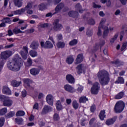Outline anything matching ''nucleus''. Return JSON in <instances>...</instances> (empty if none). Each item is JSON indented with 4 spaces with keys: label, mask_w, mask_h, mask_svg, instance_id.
Segmentation results:
<instances>
[{
    "label": "nucleus",
    "mask_w": 127,
    "mask_h": 127,
    "mask_svg": "<svg viewBox=\"0 0 127 127\" xmlns=\"http://www.w3.org/2000/svg\"><path fill=\"white\" fill-rule=\"evenodd\" d=\"M97 77L102 86L108 85L111 80L110 74L105 70H99L97 74Z\"/></svg>",
    "instance_id": "nucleus-1"
},
{
    "label": "nucleus",
    "mask_w": 127,
    "mask_h": 127,
    "mask_svg": "<svg viewBox=\"0 0 127 127\" xmlns=\"http://www.w3.org/2000/svg\"><path fill=\"white\" fill-rule=\"evenodd\" d=\"M33 5V3L32 2H28L24 8L13 11V13H14L15 15H20L22 14V13H24L25 11H26V13L31 15V14H33V10L31 9Z\"/></svg>",
    "instance_id": "nucleus-2"
},
{
    "label": "nucleus",
    "mask_w": 127,
    "mask_h": 127,
    "mask_svg": "<svg viewBox=\"0 0 127 127\" xmlns=\"http://www.w3.org/2000/svg\"><path fill=\"white\" fill-rule=\"evenodd\" d=\"M7 66L9 70L14 71V72H17V71L20 70V67L22 66V63L18 62V61L15 59L11 62H8Z\"/></svg>",
    "instance_id": "nucleus-3"
},
{
    "label": "nucleus",
    "mask_w": 127,
    "mask_h": 127,
    "mask_svg": "<svg viewBox=\"0 0 127 127\" xmlns=\"http://www.w3.org/2000/svg\"><path fill=\"white\" fill-rule=\"evenodd\" d=\"M126 108V104L124 101H119L118 102L114 107V111L117 114L122 113L125 110Z\"/></svg>",
    "instance_id": "nucleus-4"
},
{
    "label": "nucleus",
    "mask_w": 127,
    "mask_h": 127,
    "mask_svg": "<svg viewBox=\"0 0 127 127\" xmlns=\"http://www.w3.org/2000/svg\"><path fill=\"white\" fill-rule=\"evenodd\" d=\"M24 86L26 89H30V90H33L35 86V83L29 78H24L23 79Z\"/></svg>",
    "instance_id": "nucleus-5"
},
{
    "label": "nucleus",
    "mask_w": 127,
    "mask_h": 127,
    "mask_svg": "<svg viewBox=\"0 0 127 127\" xmlns=\"http://www.w3.org/2000/svg\"><path fill=\"white\" fill-rule=\"evenodd\" d=\"M12 53L10 51H5L1 52L0 55L1 60H4V61H5L6 59L10 57Z\"/></svg>",
    "instance_id": "nucleus-6"
},
{
    "label": "nucleus",
    "mask_w": 127,
    "mask_h": 127,
    "mask_svg": "<svg viewBox=\"0 0 127 127\" xmlns=\"http://www.w3.org/2000/svg\"><path fill=\"white\" fill-rule=\"evenodd\" d=\"M63 28V26L60 23H59V20L57 19L55 20L53 23V29L55 31H59Z\"/></svg>",
    "instance_id": "nucleus-7"
},
{
    "label": "nucleus",
    "mask_w": 127,
    "mask_h": 127,
    "mask_svg": "<svg viewBox=\"0 0 127 127\" xmlns=\"http://www.w3.org/2000/svg\"><path fill=\"white\" fill-rule=\"evenodd\" d=\"M99 90H100V84L98 82H95L91 89V92L92 94L97 95L99 93Z\"/></svg>",
    "instance_id": "nucleus-8"
},
{
    "label": "nucleus",
    "mask_w": 127,
    "mask_h": 127,
    "mask_svg": "<svg viewBox=\"0 0 127 127\" xmlns=\"http://www.w3.org/2000/svg\"><path fill=\"white\" fill-rule=\"evenodd\" d=\"M13 104V101L10 97H5L3 101V105L4 107H11Z\"/></svg>",
    "instance_id": "nucleus-9"
},
{
    "label": "nucleus",
    "mask_w": 127,
    "mask_h": 127,
    "mask_svg": "<svg viewBox=\"0 0 127 127\" xmlns=\"http://www.w3.org/2000/svg\"><path fill=\"white\" fill-rule=\"evenodd\" d=\"M23 50L20 52V54L22 56L23 59L26 60L27 59V54H28V48L26 46L23 47Z\"/></svg>",
    "instance_id": "nucleus-10"
},
{
    "label": "nucleus",
    "mask_w": 127,
    "mask_h": 127,
    "mask_svg": "<svg viewBox=\"0 0 127 127\" xmlns=\"http://www.w3.org/2000/svg\"><path fill=\"white\" fill-rule=\"evenodd\" d=\"M46 101L49 105L53 106V103H54V97L52 94H48L46 97Z\"/></svg>",
    "instance_id": "nucleus-11"
},
{
    "label": "nucleus",
    "mask_w": 127,
    "mask_h": 127,
    "mask_svg": "<svg viewBox=\"0 0 127 127\" xmlns=\"http://www.w3.org/2000/svg\"><path fill=\"white\" fill-rule=\"evenodd\" d=\"M40 72L39 68L33 67L30 69V73L32 76H37Z\"/></svg>",
    "instance_id": "nucleus-12"
},
{
    "label": "nucleus",
    "mask_w": 127,
    "mask_h": 127,
    "mask_svg": "<svg viewBox=\"0 0 127 127\" xmlns=\"http://www.w3.org/2000/svg\"><path fill=\"white\" fill-rule=\"evenodd\" d=\"M64 89L66 92L69 93H74L75 92V89L74 87L69 84H66L64 86Z\"/></svg>",
    "instance_id": "nucleus-13"
},
{
    "label": "nucleus",
    "mask_w": 127,
    "mask_h": 127,
    "mask_svg": "<svg viewBox=\"0 0 127 127\" xmlns=\"http://www.w3.org/2000/svg\"><path fill=\"white\" fill-rule=\"evenodd\" d=\"M106 43V42L105 41V40H100L99 44H96L95 46L94 47V51H97L98 49H99V47H103L104 45H105Z\"/></svg>",
    "instance_id": "nucleus-14"
},
{
    "label": "nucleus",
    "mask_w": 127,
    "mask_h": 127,
    "mask_svg": "<svg viewBox=\"0 0 127 127\" xmlns=\"http://www.w3.org/2000/svg\"><path fill=\"white\" fill-rule=\"evenodd\" d=\"M30 47L34 50H37V49H38V47H39V43L37 41H33L31 43Z\"/></svg>",
    "instance_id": "nucleus-15"
},
{
    "label": "nucleus",
    "mask_w": 127,
    "mask_h": 127,
    "mask_svg": "<svg viewBox=\"0 0 127 127\" xmlns=\"http://www.w3.org/2000/svg\"><path fill=\"white\" fill-rule=\"evenodd\" d=\"M64 3H61L57 5V6L55 8V12L54 13V14H55V13H58V12H60V10L62 9L63 8H64Z\"/></svg>",
    "instance_id": "nucleus-16"
},
{
    "label": "nucleus",
    "mask_w": 127,
    "mask_h": 127,
    "mask_svg": "<svg viewBox=\"0 0 127 127\" xmlns=\"http://www.w3.org/2000/svg\"><path fill=\"white\" fill-rule=\"evenodd\" d=\"M66 79L70 84H74L75 83V78L71 74H68L66 76Z\"/></svg>",
    "instance_id": "nucleus-17"
},
{
    "label": "nucleus",
    "mask_w": 127,
    "mask_h": 127,
    "mask_svg": "<svg viewBox=\"0 0 127 127\" xmlns=\"http://www.w3.org/2000/svg\"><path fill=\"white\" fill-rule=\"evenodd\" d=\"M51 110H52L51 107L48 105H45L44 106L42 110V115H45V114H47V113H49V112L51 111Z\"/></svg>",
    "instance_id": "nucleus-18"
},
{
    "label": "nucleus",
    "mask_w": 127,
    "mask_h": 127,
    "mask_svg": "<svg viewBox=\"0 0 127 127\" xmlns=\"http://www.w3.org/2000/svg\"><path fill=\"white\" fill-rule=\"evenodd\" d=\"M2 92L3 94H5V95H11V90L6 86H3Z\"/></svg>",
    "instance_id": "nucleus-19"
},
{
    "label": "nucleus",
    "mask_w": 127,
    "mask_h": 127,
    "mask_svg": "<svg viewBox=\"0 0 127 127\" xmlns=\"http://www.w3.org/2000/svg\"><path fill=\"white\" fill-rule=\"evenodd\" d=\"M84 60V56L83 54H79L77 56L76 59V63L75 64H79L82 62Z\"/></svg>",
    "instance_id": "nucleus-20"
},
{
    "label": "nucleus",
    "mask_w": 127,
    "mask_h": 127,
    "mask_svg": "<svg viewBox=\"0 0 127 127\" xmlns=\"http://www.w3.org/2000/svg\"><path fill=\"white\" fill-rule=\"evenodd\" d=\"M14 4L17 7H21L23 2L21 0H13Z\"/></svg>",
    "instance_id": "nucleus-21"
},
{
    "label": "nucleus",
    "mask_w": 127,
    "mask_h": 127,
    "mask_svg": "<svg viewBox=\"0 0 127 127\" xmlns=\"http://www.w3.org/2000/svg\"><path fill=\"white\" fill-rule=\"evenodd\" d=\"M68 15L70 17H78L79 14L77 11H70L68 12Z\"/></svg>",
    "instance_id": "nucleus-22"
},
{
    "label": "nucleus",
    "mask_w": 127,
    "mask_h": 127,
    "mask_svg": "<svg viewBox=\"0 0 127 127\" xmlns=\"http://www.w3.org/2000/svg\"><path fill=\"white\" fill-rule=\"evenodd\" d=\"M56 107L58 111H61V110L63 109V106H62V104H61L60 100L57 101L56 103Z\"/></svg>",
    "instance_id": "nucleus-23"
},
{
    "label": "nucleus",
    "mask_w": 127,
    "mask_h": 127,
    "mask_svg": "<svg viewBox=\"0 0 127 127\" xmlns=\"http://www.w3.org/2000/svg\"><path fill=\"white\" fill-rule=\"evenodd\" d=\"M45 48H48L49 49L53 48V44L49 41H47L45 43Z\"/></svg>",
    "instance_id": "nucleus-24"
},
{
    "label": "nucleus",
    "mask_w": 127,
    "mask_h": 127,
    "mask_svg": "<svg viewBox=\"0 0 127 127\" xmlns=\"http://www.w3.org/2000/svg\"><path fill=\"white\" fill-rule=\"evenodd\" d=\"M116 118H112L110 119H108L106 121V124L107 126H111V125H113L116 122Z\"/></svg>",
    "instance_id": "nucleus-25"
},
{
    "label": "nucleus",
    "mask_w": 127,
    "mask_h": 127,
    "mask_svg": "<svg viewBox=\"0 0 127 127\" xmlns=\"http://www.w3.org/2000/svg\"><path fill=\"white\" fill-rule=\"evenodd\" d=\"M66 62L67 64H72V63L74 62V58H73V56H69V57H67L66 59Z\"/></svg>",
    "instance_id": "nucleus-26"
},
{
    "label": "nucleus",
    "mask_w": 127,
    "mask_h": 127,
    "mask_svg": "<svg viewBox=\"0 0 127 127\" xmlns=\"http://www.w3.org/2000/svg\"><path fill=\"white\" fill-rule=\"evenodd\" d=\"M83 67H84V66L83 65V64H79L77 67H76L77 69V74L79 75L80 74H81L82 73V71H83Z\"/></svg>",
    "instance_id": "nucleus-27"
},
{
    "label": "nucleus",
    "mask_w": 127,
    "mask_h": 127,
    "mask_svg": "<svg viewBox=\"0 0 127 127\" xmlns=\"http://www.w3.org/2000/svg\"><path fill=\"white\" fill-rule=\"evenodd\" d=\"M57 47H58V48H64V47H65V43L64 42H62V41H59L58 42L57 44Z\"/></svg>",
    "instance_id": "nucleus-28"
},
{
    "label": "nucleus",
    "mask_w": 127,
    "mask_h": 127,
    "mask_svg": "<svg viewBox=\"0 0 127 127\" xmlns=\"http://www.w3.org/2000/svg\"><path fill=\"white\" fill-rule=\"evenodd\" d=\"M105 114L106 112H105V110H102L100 112L99 117L101 121H104V119L105 118H106V115H105Z\"/></svg>",
    "instance_id": "nucleus-29"
},
{
    "label": "nucleus",
    "mask_w": 127,
    "mask_h": 127,
    "mask_svg": "<svg viewBox=\"0 0 127 127\" xmlns=\"http://www.w3.org/2000/svg\"><path fill=\"white\" fill-rule=\"evenodd\" d=\"M47 8V4L46 3H42L39 5V10H44Z\"/></svg>",
    "instance_id": "nucleus-30"
},
{
    "label": "nucleus",
    "mask_w": 127,
    "mask_h": 127,
    "mask_svg": "<svg viewBox=\"0 0 127 127\" xmlns=\"http://www.w3.org/2000/svg\"><path fill=\"white\" fill-rule=\"evenodd\" d=\"M20 84H21V81H16V80L11 81V85L13 87H18Z\"/></svg>",
    "instance_id": "nucleus-31"
},
{
    "label": "nucleus",
    "mask_w": 127,
    "mask_h": 127,
    "mask_svg": "<svg viewBox=\"0 0 127 127\" xmlns=\"http://www.w3.org/2000/svg\"><path fill=\"white\" fill-rule=\"evenodd\" d=\"M32 60L31 58H28L27 60V62L25 64L26 66L27 67H30V66L32 65Z\"/></svg>",
    "instance_id": "nucleus-32"
},
{
    "label": "nucleus",
    "mask_w": 127,
    "mask_h": 127,
    "mask_svg": "<svg viewBox=\"0 0 127 127\" xmlns=\"http://www.w3.org/2000/svg\"><path fill=\"white\" fill-rule=\"evenodd\" d=\"M13 32L14 33V34H18L19 33H24V32L20 30V29H18L17 27H15L13 30Z\"/></svg>",
    "instance_id": "nucleus-33"
},
{
    "label": "nucleus",
    "mask_w": 127,
    "mask_h": 127,
    "mask_svg": "<svg viewBox=\"0 0 127 127\" xmlns=\"http://www.w3.org/2000/svg\"><path fill=\"white\" fill-rule=\"evenodd\" d=\"M123 97H124V92H121L115 96V99L116 100H120V99H122Z\"/></svg>",
    "instance_id": "nucleus-34"
},
{
    "label": "nucleus",
    "mask_w": 127,
    "mask_h": 127,
    "mask_svg": "<svg viewBox=\"0 0 127 127\" xmlns=\"http://www.w3.org/2000/svg\"><path fill=\"white\" fill-rule=\"evenodd\" d=\"M76 9H77V10H79L80 13H82V12H83V9H82V6H81V4L80 3H77L75 5V6Z\"/></svg>",
    "instance_id": "nucleus-35"
},
{
    "label": "nucleus",
    "mask_w": 127,
    "mask_h": 127,
    "mask_svg": "<svg viewBox=\"0 0 127 127\" xmlns=\"http://www.w3.org/2000/svg\"><path fill=\"white\" fill-rule=\"evenodd\" d=\"M115 83L117 84H125V79L122 77H119Z\"/></svg>",
    "instance_id": "nucleus-36"
},
{
    "label": "nucleus",
    "mask_w": 127,
    "mask_h": 127,
    "mask_svg": "<svg viewBox=\"0 0 127 127\" xmlns=\"http://www.w3.org/2000/svg\"><path fill=\"white\" fill-rule=\"evenodd\" d=\"M48 23H44L42 24V23H40L38 25V28L39 29L40 28H46V27H48Z\"/></svg>",
    "instance_id": "nucleus-37"
},
{
    "label": "nucleus",
    "mask_w": 127,
    "mask_h": 127,
    "mask_svg": "<svg viewBox=\"0 0 127 127\" xmlns=\"http://www.w3.org/2000/svg\"><path fill=\"white\" fill-rule=\"evenodd\" d=\"M108 34H109V28L108 27H106L104 29V31L103 34V37L105 38L106 36H108Z\"/></svg>",
    "instance_id": "nucleus-38"
},
{
    "label": "nucleus",
    "mask_w": 127,
    "mask_h": 127,
    "mask_svg": "<svg viewBox=\"0 0 127 127\" xmlns=\"http://www.w3.org/2000/svg\"><path fill=\"white\" fill-rule=\"evenodd\" d=\"M29 55L31 57H36L37 56V52L31 50L29 51Z\"/></svg>",
    "instance_id": "nucleus-39"
},
{
    "label": "nucleus",
    "mask_w": 127,
    "mask_h": 127,
    "mask_svg": "<svg viewBox=\"0 0 127 127\" xmlns=\"http://www.w3.org/2000/svg\"><path fill=\"white\" fill-rule=\"evenodd\" d=\"M119 36V33H116L114 36L110 40V43H111V44H113V43H115V41L117 40V39L118 38V37Z\"/></svg>",
    "instance_id": "nucleus-40"
},
{
    "label": "nucleus",
    "mask_w": 127,
    "mask_h": 127,
    "mask_svg": "<svg viewBox=\"0 0 127 127\" xmlns=\"http://www.w3.org/2000/svg\"><path fill=\"white\" fill-rule=\"evenodd\" d=\"M15 122L17 125H22V123H23V119L21 118H16Z\"/></svg>",
    "instance_id": "nucleus-41"
},
{
    "label": "nucleus",
    "mask_w": 127,
    "mask_h": 127,
    "mask_svg": "<svg viewBox=\"0 0 127 127\" xmlns=\"http://www.w3.org/2000/svg\"><path fill=\"white\" fill-rule=\"evenodd\" d=\"M24 115H25V113L23 111H19L16 114V117H23Z\"/></svg>",
    "instance_id": "nucleus-42"
},
{
    "label": "nucleus",
    "mask_w": 127,
    "mask_h": 127,
    "mask_svg": "<svg viewBox=\"0 0 127 127\" xmlns=\"http://www.w3.org/2000/svg\"><path fill=\"white\" fill-rule=\"evenodd\" d=\"M6 113H7V109H6V108H3L0 110V116L5 115Z\"/></svg>",
    "instance_id": "nucleus-43"
},
{
    "label": "nucleus",
    "mask_w": 127,
    "mask_h": 127,
    "mask_svg": "<svg viewBox=\"0 0 127 127\" xmlns=\"http://www.w3.org/2000/svg\"><path fill=\"white\" fill-rule=\"evenodd\" d=\"M88 98H86L85 96L81 97L79 98V103H86L88 101Z\"/></svg>",
    "instance_id": "nucleus-44"
},
{
    "label": "nucleus",
    "mask_w": 127,
    "mask_h": 127,
    "mask_svg": "<svg viewBox=\"0 0 127 127\" xmlns=\"http://www.w3.org/2000/svg\"><path fill=\"white\" fill-rule=\"evenodd\" d=\"M77 43H78V40L73 39L69 42V44L70 46H74V45H76Z\"/></svg>",
    "instance_id": "nucleus-45"
},
{
    "label": "nucleus",
    "mask_w": 127,
    "mask_h": 127,
    "mask_svg": "<svg viewBox=\"0 0 127 127\" xmlns=\"http://www.w3.org/2000/svg\"><path fill=\"white\" fill-rule=\"evenodd\" d=\"M72 106L75 110H77L79 107V104L76 101H74L72 102Z\"/></svg>",
    "instance_id": "nucleus-46"
},
{
    "label": "nucleus",
    "mask_w": 127,
    "mask_h": 127,
    "mask_svg": "<svg viewBox=\"0 0 127 127\" xmlns=\"http://www.w3.org/2000/svg\"><path fill=\"white\" fill-rule=\"evenodd\" d=\"M15 115V113L13 111H11L7 114V119H9V118H12Z\"/></svg>",
    "instance_id": "nucleus-47"
},
{
    "label": "nucleus",
    "mask_w": 127,
    "mask_h": 127,
    "mask_svg": "<svg viewBox=\"0 0 127 127\" xmlns=\"http://www.w3.org/2000/svg\"><path fill=\"white\" fill-rule=\"evenodd\" d=\"M2 22H4L5 23H10V19L8 17L4 18L2 20H1Z\"/></svg>",
    "instance_id": "nucleus-48"
},
{
    "label": "nucleus",
    "mask_w": 127,
    "mask_h": 127,
    "mask_svg": "<svg viewBox=\"0 0 127 127\" xmlns=\"http://www.w3.org/2000/svg\"><path fill=\"white\" fill-rule=\"evenodd\" d=\"M88 23L90 25H95L96 24V21H95V19L91 18L88 20Z\"/></svg>",
    "instance_id": "nucleus-49"
},
{
    "label": "nucleus",
    "mask_w": 127,
    "mask_h": 127,
    "mask_svg": "<svg viewBox=\"0 0 127 127\" xmlns=\"http://www.w3.org/2000/svg\"><path fill=\"white\" fill-rule=\"evenodd\" d=\"M4 63H5V61H4V60H0V72H1V70H2V68H3V65H4Z\"/></svg>",
    "instance_id": "nucleus-50"
},
{
    "label": "nucleus",
    "mask_w": 127,
    "mask_h": 127,
    "mask_svg": "<svg viewBox=\"0 0 127 127\" xmlns=\"http://www.w3.org/2000/svg\"><path fill=\"white\" fill-rule=\"evenodd\" d=\"M106 22V19L103 18L101 19L99 26L100 27H101V28H103V25Z\"/></svg>",
    "instance_id": "nucleus-51"
},
{
    "label": "nucleus",
    "mask_w": 127,
    "mask_h": 127,
    "mask_svg": "<svg viewBox=\"0 0 127 127\" xmlns=\"http://www.w3.org/2000/svg\"><path fill=\"white\" fill-rule=\"evenodd\" d=\"M4 125V118H1L0 119V127H2Z\"/></svg>",
    "instance_id": "nucleus-52"
},
{
    "label": "nucleus",
    "mask_w": 127,
    "mask_h": 127,
    "mask_svg": "<svg viewBox=\"0 0 127 127\" xmlns=\"http://www.w3.org/2000/svg\"><path fill=\"white\" fill-rule=\"evenodd\" d=\"M60 119V117H59V115L57 113H55L54 115V121H58Z\"/></svg>",
    "instance_id": "nucleus-53"
},
{
    "label": "nucleus",
    "mask_w": 127,
    "mask_h": 127,
    "mask_svg": "<svg viewBox=\"0 0 127 127\" xmlns=\"http://www.w3.org/2000/svg\"><path fill=\"white\" fill-rule=\"evenodd\" d=\"M114 64H115V65H116V66H121V65H122V63L120 62V60H117L116 61H115L114 62Z\"/></svg>",
    "instance_id": "nucleus-54"
},
{
    "label": "nucleus",
    "mask_w": 127,
    "mask_h": 127,
    "mask_svg": "<svg viewBox=\"0 0 127 127\" xmlns=\"http://www.w3.org/2000/svg\"><path fill=\"white\" fill-rule=\"evenodd\" d=\"M57 40H62L63 39V36L61 34H58L57 36Z\"/></svg>",
    "instance_id": "nucleus-55"
},
{
    "label": "nucleus",
    "mask_w": 127,
    "mask_h": 127,
    "mask_svg": "<svg viewBox=\"0 0 127 127\" xmlns=\"http://www.w3.org/2000/svg\"><path fill=\"white\" fill-rule=\"evenodd\" d=\"M102 27H100V26L98 27V30L97 32V35L98 36H101L102 35Z\"/></svg>",
    "instance_id": "nucleus-56"
},
{
    "label": "nucleus",
    "mask_w": 127,
    "mask_h": 127,
    "mask_svg": "<svg viewBox=\"0 0 127 127\" xmlns=\"http://www.w3.org/2000/svg\"><path fill=\"white\" fill-rule=\"evenodd\" d=\"M127 43L124 42L122 46L121 51H124V50H125V48H127Z\"/></svg>",
    "instance_id": "nucleus-57"
},
{
    "label": "nucleus",
    "mask_w": 127,
    "mask_h": 127,
    "mask_svg": "<svg viewBox=\"0 0 127 127\" xmlns=\"http://www.w3.org/2000/svg\"><path fill=\"white\" fill-rule=\"evenodd\" d=\"M33 111H34L35 110H38V109H39V105H38V103L35 104L33 107Z\"/></svg>",
    "instance_id": "nucleus-58"
},
{
    "label": "nucleus",
    "mask_w": 127,
    "mask_h": 127,
    "mask_svg": "<svg viewBox=\"0 0 127 127\" xmlns=\"http://www.w3.org/2000/svg\"><path fill=\"white\" fill-rule=\"evenodd\" d=\"M83 86L80 85H78V88H77L78 92H79V93H81L82 92V91H83Z\"/></svg>",
    "instance_id": "nucleus-59"
},
{
    "label": "nucleus",
    "mask_w": 127,
    "mask_h": 127,
    "mask_svg": "<svg viewBox=\"0 0 127 127\" xmlns=\"http://www.w3.org/2000/svg\"><path fill=\"white\" fill-rule=\"evenodd\" d=\"M96 111V106L92 105L90 108V111L91 113H94Z\"/></svg>",
    "instance_id": "nucleus-60"
},
{
    "label": "nucleus",
    "mask_w": 127,
    "mask_h": 127,
    "mask_svg": "<svg viewBox=\"0 0 127 127\" xmlns=\"http://www.w3.org/2000/svg\"><path fill=\"white\" fill-rule=\"evenodd\" d=\"M93 7H94V8H100L101 7V5H98L97 4H96L95 3H93Z\"/></svg>",
    "instance_id": "nucleus-61"
},
{
    "label": "nucleus",
    "mask_w": 127,
    "mask_h": 127,
    "mask_svg": "<svg viewBox=\"0 0 127 127\" xmlns=\"http://www.w3.org/2000/svg\"><path fill=\"white\" fill-rule=\"evenodd\" d=\"M22 97H23V98L26 97V90H24L22 91Z\"/></svg>",
    "instance_id": "nucleus-62"
},
{
    "label": "nucleus",
    "mask_w": 127,
    "mask_h": 127,
    "mask_svg": "<svg viewBox=\"0 0 127 127\" xmlns=\"http://www.w3.org/2000/svg\"><path fill=\"white\" fill-rule=\"evenodd\" d=\"M125 35V32L124 31H122L121 33H120V35H121V37H120V41H122V40H123V38H124V35Z\"/></svg>",
    "instance_id": "nucleus-63"
},
{
    "label": "nucleus",
    "mask_w": 127,
    "mask_h": 127,
    "mask_svg": "<svg viewBox=\"0 0 127 127\" xmlns=\"http://www.w3.org/2000/svg\"><path fill=\"white\" fill-rule=\"evenodd\" d=\"M85 121H86V120L85 119L81 120V125L82 126V127H85V126H86V123H85Z\"/></svg>",
    "instance_id": "nucleus-64"
}]
</instances>
